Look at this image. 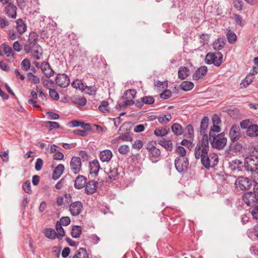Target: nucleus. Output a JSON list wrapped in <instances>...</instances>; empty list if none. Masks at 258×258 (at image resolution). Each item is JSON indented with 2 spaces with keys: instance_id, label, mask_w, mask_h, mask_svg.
Instances as JSON below:
<instances>
[{
  "instance_id": "1",
  "label": "nucleus",
  "mask_w": 258,
  "mask_h": 258,
  "mask_svg": "<svg viewBox=\"0 0 258 258\" xmlns=\"http://www.w3.org/2000/svg\"><path fill=\"white\" fill-rule=\"evenodd\" d=\"M209 150V137L207 134H205L203 137L202 142H199L195 149L194 155L196 159H201L208 154Z\"/></svg>"
},
{
  "instance_id": "2",
  "label": "nucleus",
  "mask_w": 258,
  "mask_h": 258,
  "mask_svg": "<svg viewBox=\"0 0 258 258\" xmlns=\"http://www.w3.org/2000/svg\"><path fill=\"white\" fill-rule=\"evenodd\" d=\"M210 140L212 147L218 150L223 149L227 143V139L225 137L224 133L212 137Z\"/></svg>"
},
{
  "instance_id": "3",
  "label": "nucleus",
  "mask_w": 258,
  "mask_h": 258,
  "mask_svg": "<svg viewBox=\"0 0 258 258\" xmlns=\"http://www.w3.org/2000/svg\"><path fill=\"white\" fill-rule=\"evenodd\" d=\"M244 168L247 171L255 172L258 170V157L251 155L247 156L244 161Z\"/></svg>"
},
{
  "instance_id": "4",
  "label": "nucleus",
  "mask_w": 258,
  "mask_h": 258,
  "mask_svg": "<svg viewBox=\"0 0 258 258\" xmlns=\"http://www.w3.org/2000/svg\"><path fill=\"white\" fill-rule=\"evenodd\" d=\"M223 60V55L220 52L216 53L209 52L207 53L205 58V62L207 64H214L215 66H220Z\"/></svg>"
},
{
  "instance_id": "5",
  "label": "nucleus",
  "mask_w": 258,
  "mask_h": 258,
  "mask_svg": "<svg viewBox=\"0 0 258 258\" xmlns=\"http://www.w3.org/2000/svg\"><path fill=\"white\" fill-rule=\"evenodd\" d=\"M202 165L206 169L216 166L219 161L218 156L217 154L209 156L208 154L201 159Z\"/></svg>"
},
{
  "instance_id": "6",
  "label": "nucleus",
  "mask_w": 258,
  "mask_h": 258,
  "mask_svg": "<svg viewBox=\"0 0 258 258\" xmlns=\"http://www.w3.org/2000/svg\"><path fill=\"white\" fill-rule=\"evenodd\" d=\"M235 184L237 188L242 190H249L252 185L251 180L244 176L238 177L235 180Z\"/></svg>"
},
{
  "instance_id": "7",
  "label": "nucleus",
  "mask_w": 258,
  "mask_h": 258,
  "mask_svg": "<svg viewBox=\"0 0 258 258\" xmlns=\"http://www.w3.org/2000/svg\"><path fill=\"white\" fill-rule=\"evenodd\" d=\"M38 35L34 31H31L28 37V43L24 45V49L26 53H29L32 49V47L39 45L37 43Z\"/></svg>"
},
{
  "instance_id": "8",
  "label": "nucleus",
  "mask_w": 258,
  "mask_h": 258,
  "mask_svg": "<svg viewBox=\"0 0 258 258\" xmlns=\"http://www.w3.org/2000/svg\"><path fill=\"white\" fill-rule=\"evenodd\" d=\"M174 165L176 170L179 173H182L186 171L189 161L186 157H176Z\"/></svg>"
},
{
  "instance_id": "9",
  "label": "nucleus",
  "mask_w": 258,
  "mask_h": 258,
  "mask_svg": "<svg viewBox=\"0 0 258 258\" xmlns=\"http://www.w3.org/2000/svg\"><path fill=\"white\" fill-rule=\"evenodd\" d=\"M242 200L245 204L249 207L254 206L258 202L257 197L252 191L245 192L242 196Z\"/></svg>"
},
{
  "instance_id": "10",
  "label": "nucleus",
  "mask_w": 258,
  "mask_h": 258,
  "mask_svg": "<svg viewBox=\"0 0 258 258\" xmlns=\"http://www.w3.org/2000/svg\"><path fill=\"white\" fill-rule=\"evenodd\" d=\"M146 149L149 152V157L150 160L153 163H156L158 161V158H159L161 155L160 150L156 148L154 145L152 144H148Z\"/></svg>"
},
{
  "instance_id": "11",
  "label": "nucleus",
  "mask_w": 258,
  "mask_h": 258,
  "mask_svg": "<svg viewBox=\"0 0 258 258\" xmlns=\"http://www.w3.org/2000/svg\"><path fill=\"white\" fill-rule=\"evenodd\" d=\"M229 136L232 142L238 141L241 137L240 127L236 124H233L230 129Z\"/></svg>"
},
{
  "instance_id": "12",
  "label": "nucleus",
  "mask_w": 258,
  "mask_h": 258,
  "mask_svg": "<svg viewBox=\"0 0 258 258\" xmlns=\"http://www.w3.org/2000/svg\"><path fill=\"white\" fill-rule=\"evenodd\" d=\"M55 81L56 84L62 88L67 87L70 83L69 76L65 74H58L55 78Z\"/></svg>"
},
{
  "instance_id": "13",
  "label": "nucleus",
  "mask_w": 258,
  "mask_h": 258,
  "mask_svg": "<svg viewBox=\"0 0 258 258\" xmlns=\"http://www.w3.org/2000/svg\"><path fill=\"white\" fill-rule=\"evenodd\" d=\"M83 207V204L80 201L72 202L70 205V211L71 215L73 216L79 215L81 213Z\"/></svg>"
},
{
  "instance_id": "14",
  "label": "nucleus",
  "mask_w": 258,
  "mask_h": 258,
  "mask_svg": "<svg viewBox=\"0 0 258 258\" xmlns=\"http://www.w3.org/2000/svg\"><path fill=\"white\" fill-rule=\"evenodd\" d=\"M81 158L78 157H73L70 163L72 171L75 174H78L81 168Z\"/></svg>"
},
{
  "instance_id": "15",
  "label": "nucleus",
  "mask_w": 258,
  "mask_h": 258,
  "mask_svg": "<svg viewBox=\"0 0 258 258\" xmlns=\"http://www.w3.org/2000/svg\"><path fill=\"white\" fill-rule=\"evenodd\" d=\"M41 69L44 75L47 78H50L54 74V71L48 62H42L41 64Z\"/></svg>"
},
{
  "instance_id": "16",
  "label": "nucleus",
  "mask_w": 258,
  "mask_h": 258,
  "mask_svg": "<svg viewBox=\"0 0 258 258\" xmlns=\"http://www.w3.org/2000/svg\"><path fill=\"white\" fill-rule=\"evenodd\" d=\"M17 7L12 3H9L5 8V12L7 16L12 19H16L17 17Z\"/></svg>"
},
{
  "instance_id": "17",
  "label": "nucleus",
  "mask_w": 258,
  "mask_h": 258,
  "mask_svg": "<svg viewBox=\"0 0 258 258\" xmlns=\"http://www.w3.org/2000/svg\"><path fill=\"white\" fill-rule=\"evenodd\" d=\"M207 73V68L206 66H202L198 68L192 75V78L194 80H198L200 79L204 78Z\"/></svg>"
},
{
  "instance_id": "18",
  "label": "nucleus",
  "mask_w": 258,
  "mask_h": 258,
  "mask_svg": "<svg viewBox=\"0 0 258 258\" xmlns=\"http://www.w3.org/2000/svg\"><path fill=\"white\" fill-rule=\"evenodd\" d=\"M87 178L83 175H78L75 180L74 187L76 189H82L85 187Z\"/></svg>"
},
{
  "instance_id": "19",
  "label": "nucleus",
  "mask_w": 258,
  "mask_h": 258,
  "mask_svg": "<svg viewBox=\"0 0 258 258\" xmlns=\"http://www.w3.org/2000/svg\"><path fill=\"white\" fill-rule=\"evenodd\" d=\"M97 182L90 180L85 184V191L88 195H91L95 192L96 189Z\"/></svg>"
},
{
  "instance_id": "20",
  "label": "nucleus",
  "mask_w": 258,
  "mask_h": 258,
  "mask_svg": "<svg viewBox=\"0 0 258 258\" xmlns=\"http://www.w3.org/2000/svg\"><path fill=\"white\" fill-rule=\"evenodd\" d=\"M64 169V165L62 164L58 165L54 169L52 173V179L56 180L59 178Z\"/></svg>"
},
{
  "instance_id": "21",
  "label": "nucleus",
  "mask_w": 258,
  "mask_h": 258,
  "mask_svg": "<svg viewBox=\"0 0 258 258\" xmlns=\"http://www.w3.org/2000/svg\"><path fill=\"white\" fill-rule=\"evenodd\" d=\"M32 56L36 59H40L42 55V48L39 45H37L32 47L31 51Z\"/></svg>"
},
{
  "instance_id": "22",
  "label": "nucleus",
  "mask_w": 258,
  "mask_h": 258,
  "mask_svg": "<svg viewBox=\"0 0 258 258\" xmlns=\"http://www.w3.org/2000/svg\"><path fill=\"white\" fill-rule=\"evenodd\" d=\"M16 22V29L19 34H23L27 29V25L25 22L21 19L17 20Z\"/></svg>"
},
{
  "instance_id": "23",
  "label": "nucleus",
  "mask_w": 258,
  "mask_h": 258,
  "mask_svg": "<svg viewBox=\"0 0 258 258\" xmlns=\"http://www.w3.org/2000/svg\"><path fill=\"white\" fill-rule=\"evenodd\" d=\"M112 154L110 150H105L100 152L99 157L102 162H108L112 158Z\"/></svg>"
},
{
  "instance_id": "24",
  "label": "nucleus",
  "mask_w": 258,
  "mask_h": 258,
  "mask_svg": "<svg viewBox=\"0 0 258 258\" xmlns=\"http://www.w3.org/2000/svg\"><path fill=\"white\" fill-rule=\"evenodd\" d=\"M90 174H94L96 176L98 173L100 166L99 162L97 160H94L89 164Z\"/></svg>"
},
{
  "instance_id": "25",
  "label": "nucleus",
  "mask_w": 258,
  "mask_h": 258,
  "mask_svg": "<svg viewBox=\"0 0 258 258\" xmlns=\"http://www.w3.org/2000/svg\"><path fill=\"white\" fill-rule=\"evenodd\" d=\"M170 128L166 126L165 127H159L156 128L154 131V134L157 137H164L167 135L169 132Z\"/></svg>"
},
{
  "instance_id": "26",
  "label": "nucleus",
  "mask_w": 258,
  "mask_h": 258,
  "mask_svg": "<svg viewBox=\"0 0 258 258\" xmlns=\"http://www.w3.org/2000/svg\"><path fill=\"white\" fill-rule=\"evenodd\" d=\"M225 45L224 38H218L215 40L213 43V48L214 50H220L222 49Z\"/></svg>"
},
{
  "instance_id": "27",
  "label": "nucleus",
  "mask_w": 258,
  "mask_h": 258,
  "mask_svg": "<svg viewBox=\"0 0 258 258\" xmlns=\"http://www.w3.org/2000/svg\"><path fill=\"white\" fill-rule=\"evenodd\" d=\"M246 134L248 136L254 137L258 136V125H250L246 131Z\"/></svg>"
},
{
  "instance_id": "28",
  "label": "nucleus",
  "mask_w": 258,
  "mask_h": 258,
  "mask_svg": "<svg viewBox=\"0 0 258 258\" xmlns=\"http://www.w3.org/2000/svg\"><path fill=\"white\" fill-rule=\"evenodd\" d=\"M189 69L185 67H181L178 71V78L181 80L185 79L189 76Z\"/></svg>"
},
{
  "instance_id": "29",
  "label": "nucleus",
  "mask_w": 258,
  "mask_h": 258,
  "mask_svg": "<svg viewBox=\"0 0 258 258\" xmlns=\"http://www.w3.org/2000/svg\"><path fill=\"white\" fill-rule=\"evenodd\" d=\"M209 119L208 116H204L201 120L200 124V133L205 135L209 125Z\"/></svg>"
},
{
  "instance_id": "30",
  "label": "nucleus",
  "mask_w": 258,
  "mask_h": 258,
  "mask_svg": "<svg viewBox=\"0 0 258 258\" xmlns=\"http://www.w3.org/2000/svg\"><path fill=\"white\" fill-rule=\"evenodd\" d=\"M73 88L79 89V90L84 91L87 88V86L81 80L77 79L74 81L72 83Z\"/></svg>"
},
{
  "instance_id": "31",
  "label": "nucleus",
  "mask_w": 258,
  "mask_h": 258,
  "mask_svg": "<svg viewBox=\"0 0 258 258\" xmlns=\"http://www.w3.org/2000/svg\"><path fill=\"white\" fill-rule=\"evenodd\" d=\"M171 129L173 134L176 136L182 135L183 131L182 126L177 123L173 124L171 127Z\"/></svg>"
},
{
  "instance_id": "32",
  "label": "nucleus",
  "mask_w": 258,
  "mask_h": 258,
  "mask_svg": "<svg viewBox=\"0 0 258 258\" xmlns=\"http://www.w3.org/2000/svg\"><path fill=\"white\" fill-rule=\"evenodd\" d=\"M253 76L248 75L242 81L240 84V88H246L253 82Z\"/></svg>"
},
{
  "instance_id": "33",
  "label": "nucleus",
  "mask_w": 258,
  "mask_h": 258,
  "mask_svg": "<svg viewBox=\"0 0 258 258\" xmlns=\"http://www.w3.org/2000/svg\"><path fill=\"white\" fill-rule=\"evenodd\" d=\"M55 229L56 230L57 237L58 239L61 240L62 238L64 236L65 232L63 228L62 227V225L60 222H56L55 225Z\"/></svg>"
},
{
  "instance_id": "34",
  "label": "nucleus",
  "mask_w": 258,
  "mask_h": 258,
  "mask_svg": "<svg viewBox=\"0 0 258 258\" xmlns=\"http://www.w3.org/2000/svg\"><path fill=\"white\" fill-rule=\"evenodd\" d=\"M194 87V84L190 81H183L180 85V88L184 91L191 90Z\"/></svg>"
},
{
  "instance_id": "35",
  "label": "nucleus",
  "mask_w": 258,
  "mask_h": 258,
  "mask_svg": "<svg viewBox=\"0 0 258 258\" xmlns=\"http://www.w3.org/2000/svg\"><path fill=\"white\" fill-rule=\"evenodd\" d=\"M44 233L46 237L50 239H54L57 237L56 232L52 228L45 229Z\"/></svg>"
},
{
  "instance_id": "36",
  "label": "nucleus",
  "mask_w": 258,
  "mask_h": 258,
  "mask_svg": "<svg viewBox=\"0 0 258 258\" xmlns=\"http://www.w3.org/2000/svg\"><path fill=\"white\" fill-rule=\"evenodd\" d=\"M82 233V228L80 226H74L72 229L71 235L73 237L78 238L80 237Z\"/></svg>"
},
{
  "instance_id": "37",
  "label": "nucleus",
  "mask_w": 258,
  "mask_h": 258,
  "mask_svg": "<svg viewBox=\"0 0 258 258\" xmlns=\"http://www.w3.org/2000/svg\"><path fill=\"white\" fill-rule=\"evenodd\" d=\"M158 144L163 147L165 149L168 151H172L173 148V144L172 141L170 140H161L158 142Z\"/></svg>"
},
{
  "instance_id": "38",
  "label": "nucleus",
  "mask_w": 258,
  "mask_h": 258,
  "mask_svg": "<svg viewBox=\"0 0 258 258\" xmlns=\"http://www.w3.org/2000/svg\"><path fill=\"white\" fill-rule=\"evenodd\" d=\"M76 258H89V254L84 248H80L74 255Z\"/></svg>"
},
{
  "instance_id": "39",
  "label": "nucleus",
  "mask_w": 258,
  "mask_h": 258,
  "mask_svg": "<svg viewBox=\"0 0 258 258\" xmlns=\"http://www.w3.org/2000/svg\"><path fill=\"white\" fill-rule=\"evenodd\" d=\"M136 95V91L134 89H129L126 90L123 94L122 97L123 99H133L135 98Z\"/></svg>"
},
{
  "instance_id": "40",
  "label": "nucleus",
  "mask_w": 258,
  "mask_h": 258,
  "mask_svg": "<svg viewBox=\"0 0 258 258\" xmlns=\"http://www.w3.org/2000/svg\"><path fill=\"white\" fill-rule=\"evenodd\" d=\"M130 132H126L124 134H121L116 139V140H121L125 142H131L133 140V138Z\"/></svg>"
},
{
  "instance_id": "41",
  "label": "nucleus",
  "mask_w": 258,
  "mask_h": 258,
  "mask_svg": "<svg viewBox=\"0 0 258 258\" xmlns=\"http://www.w3.org/2000/svg\"><path fill=\"white\" fill-rule=\"evenodd\" d=\"M226 37L228 42L230 44L234 43L237 40V36L235 33L230 30L227 32Z\"/></svg>"
},
{
  "instance_id": "42",
  "label": "nucleus",
  "mask_w": 258,
  "mask_h": 258,
  "mask_svg": "<svg viewBox=\"0 0 258 258\" xmlns=\"http://www.w3.org/2000/svg\"><path fill=\"white\" fill-rule=\"evenodd\" d=\"M27 77L28 80L31 83L34 84H37L40 83L39 78L36 75H34L32 73L29 72L27 74Z\"/></svg>"
},
{
  "instance_id": "43",
  "label": "nucleus",
  "mask_w": 258,
  "mask_h": 258,
  "mask_svg": "<svg viewBox=\"0 0 258 258\" xmlns=\"http://www.w3.org/2000/svg\"><path fill=\"white\" fill-rule=\"evenodd\" d=\"M220 131L221 128L218 125L213 124L209 132V140H211L212 137L216 136V133H219Z\"/></svg>"
},
{
  "instance_id": "44",
  "label": "nucleus",
  "mask_w": 258,
  "mask_h": 258,
  "mask_svg": "<svg viewBox=\"0 0 258 258\" xmlns=\"http://www.w3.org/2000/svg\"><path fill=\"white\" fill-rule=\"evenodd\" d=\"M108 102L105 100L102 101L101 104L98 106L99 110L103 113L109 112Z\"/></svg>"
},
{
  "instance_id": "45",
  "label": "nucleus",
  "mask_w": 258,
  "mask_h": 258,
  "mask_svg": "<svg viewBox=\"0 0 258 258\" xmlns=\"http://www.w3.org/2000/svg\"><path fill=\"white\" fill-rule=\"evenodd\" d=\"M172 118V116L170 114H168L164 115L163 116H160L158 118L159 122L161 124H166Z\"/></svg>"
},
{
  "instance_id": "46",
  "label": "nucleus",
  "mask_w": 258,
  "mask_h": 258,
  "mask_svg": "<svg viewBox=\"0 0 258 258\" xmlns=\"http://www.w3.org/2000/svg\"><path fill=\"white\" fill-rule=\"evenodd\" d=\"M175 152L176 154L179 155L177 157H186V150L182 146H177L175 150Z\"/></svg>"
},
{
  "instance_id": "47",
  "label": "nucleus",
  "mask_w": 258,
  "mask_h": 258,
  "mask_svg": "<svg viewBox=\"0 0 258 258\" xmlns=\"http://www.w3.org/2000/svg\"><path fill=\"white\" fill-rule=\"evenodd\" d=\"M141 100H142V102H144V104L150 105L152 104L155 102L154 98L151 96H145L141 98Z\"/></svg>"
},
{
  "instance_id": "48",
  "label": "nucleus",
  "mask_w": 258,
  "mask_h": 258,
  "mask_svg": "<svg viewBox=\"0 0 258 258\" xmlns=\"http://www.w3.org/2000/svg\"><path fill=\"white\" fill-rule=\"evenodd\" d=\"M73 101L76 103L81 106H84L87 102L86 99L84 97H74L73 98Z\"/></svg>"
},
{
  "instance_id": "49",
  "label": "nucleus",
  "mask_w": 258,
  "mask_h": 258,
  "mask_svg": "<svg viewBox=\"0 0 258 258\" xmlns=\"http://www.w3.org/2000/svg\"><path fill=\"white\" fill-rule=\"evenodd\" d=\"M210 35L208 34H202L200 37V42L203 45L208 44L209 41Z\"/></svg>"
},
{
  "instance_id": "50",
  "label": "nucleus",
  "mask_w": 258,
  "mask_h": 258,
  "mask_svg": "<svg viewBox=\"0 0 258 258\" xmlns=\"http://www.w3.org/2000/svg\"><path fill=\"white\" fill-rule=\"evenodd\" d=\"M2 45L3 47L4 52L7 56L9 57L10 56L14 55L12 49L10 46H8L6 44H3Z\"/></svg>"
},
{
  "instance_id": "51",
  "label": "nucleus",
  "mask_w": 258,
  "mask_h": 258,
  "mask_svg": "<svg viewBox=\"0 0 258 258\" xmlns=\"http://www.w3.org/2000/svg\"><path fill=\"white\" fill-rule=\"evenodd\" d=\"M118 175V172L116 168H113L112 170H110L109 172L108 178L111 181L115 180Z\"/></svg>"
},
{
  "instance_id": "52",
  "label": "nucleus",
  "mask_w": 258,
  "mask_h": 258,
  "mask_svg": "<svg viewBox=\"0 0 258 258\" xmlns=\"http://www.w3.org/2000/svg\"><path fill=\"white\" fill-rule=\"evenodd\" d=\"M30 66H31L30 61L27 58H25V59H23L21 62L22 68L25 71H28L30 69Z\"/></svg>"
},
{
  "instance_id": "53",
  "label": "nucleus",
  "mask_w": 258,
  "mask_h": 258,
  "mask_svg": "<svg viewBox=\"0 0 258 258\" xmlns=\"http://www.w3.org/2000/svg\"><path fill=\"white\" fill-rule=\"evenodd\" d=\"M23 188L24 191L28 194H30L32 192L31 183L29 180H27L23 184Z\"/></svg>"
},
{
  "instance_id": "54",
  "label": "nucleus",
  "mask_w": 258,
  "mask_h": 258,
  "mask_svg": "<svg viewBox=\"0 0 258 258\" xmlns=\"http://www.w3.org/2000/svg\"><path fill=\"white\" fill-rule=\"evenodd\" d=\"M57 222H60V223L63 226H68L71 223V219L70 217L66 216V217H61L59 221H57Z\"/></svg>"
},
{
  "instance_id": "55",
  "label": "nucleus",
  "mask_w": 258,
  "mask_h": 258,
  "mask_svg": "<svg viewBox=\"0 0 258 258\" xmlns=\"http://www.w3.org/2000/svg\"><path fill=\"white\" fill-rule=\"evenodd\" d=\"M130 148L127 145H123L119 147L118 152L122 155H126L129 151Z\"/></svg>"
},
{
  "instance_id": "56",
  "label": "nucleus",
  "mask_w": 258,
  "mask_h": 258,
  "mask_svg": "<svg viewBox=\"0 0 258 258\" xmlns=\"http://www.w3.org/2000/svg\"><path fill=\"white\" fill-rule=\"evenodd\" d=\"M46 123L47 124H49L48 127V130L49 131H51L53 129L58 128L60 127L59 123L57 122L48 121L46 122Z\"/></svg>"
},
{
  "instance_id": "57",
  "label": "nucleus",
  "mask_w": 258,
  "mask_h": 258,
  "mask_svg": "<svg viewBox=\"0 0 258 258\" xmlns=\"http://www.w3.org/2000/svg\"><path fill=\"white\" fill-rule=\"evenodd\" d=\"M41 81L43 86L47 89H49L50 87H52L54 84L53 81L51 80H45L43 79V78H42Z\"/></svg>"
},
{
  "instance_id": "58",
  "label": "nucleus",
  "mask_w": 258,
  "mask_h": 258,
  "mask_svg": "<svg viewBox=\"0 0 258 258\" xmlns=\"http://www.w3.org/2000/svg\"><path fill=\"white\" fill-rule=\"evenodd\" d=\"M43 164V161L42 160V159L40 158H38L36 160V162L35 163V170L37 171H40L42 169Z\"/></svg>"
},
{
  "instance_id": "59",
  "label": "nucleus",
  "mask_w": 258,
  "mask_h": 258,
  "mask_svg": "<svg viewBox=\"0 0 258 258\" xmlns=\"http://www.w3.org/2000/svg\"><path fill=\"white\" fill-rule=\"evenodd\" d=\"M49 95L55 100H58L59 99L58 93L54 89H49Z\"/></svg>"
},
{
  "instance_id": "60",
  "label": "nucleus",
  "mask_w": 258,
  "mask_h": 258,
  "mask_svg": "<svg viewBox=\"0 0 258 258\" xmlns=\"http://www.w3.org/2000/svg\"><path fill=\"white\" fill-rule=\"evenodd\" d=\"M85 89H87L86 93L90 95H95L97 91V88L95 86H87Z\"/></svg>"
},
{
  "instance_id": "61",
  "label": "nucleus",
  "mask_w": 258,
  "mask_h": 258,
  "mask_svg": "<svg viewBox=\"0 0 258 258\" xmlns=\"http://www.w3.org/2000/svg\"><path fill=\"white\" fill-rule=\"evenodd\" d=\"M242 0H233V6L235 8L238 10H240L242 8Z\"/></svg>"
},
{
  "instance_id": "62",
  "label": "nucleus",
  "mask_w": 258,
  "mask_h": 258,
  "mask_svg": "<svg viewBox=\"0 0 258 258\" xmlns=\"http://www.w3.org/2000/svg\"><path fill=\"white\" fill-rule=\"evenodd\" d=\"M57 148L60 149V148L58 147L56 145L53 144V145H50L49 148L48 147L47 148H46V150L48 153L51 154V153H55L57 151Z\"/></svg>"
},
{
  "instance_id": "63",
  "label": "nucleus",
  "mask_w": 258,
  "mask_h": 258,
  "mask_svg": "<svg viewBox=\"0 0 258 258\" xmlns=\"http://www.w3.org/2000/svg\"><path fill=\"white\" fill-rule=\"evenodd\" d=\"M171 92L170 90H166L160 94V97L164 99H167L171 97Z\"/></svg>"
},
{
  "instance_id": "64",
  "label": "nucleus",
  "mask_w": 258,
  "mask_h": 258,
  "mask_svg": "<svg viewBox=\"0 0 258 258\" xmlns=\"http://www.w3.org/2000/svg\"><path fill=\"white\" fill-rule=\"evenodd\" d=\"M251 214L255 219H258V205L255 206L251 211Z\"/></svg>"
}]
</instances>
